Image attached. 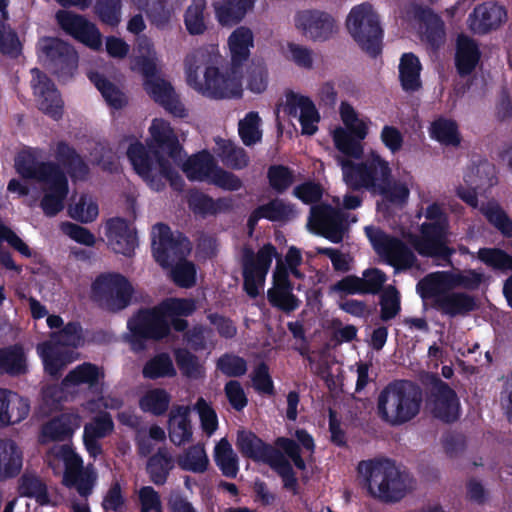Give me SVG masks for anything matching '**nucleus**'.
<instances>
[{
	"instance_id": "nucleus-49",
	"label": "nucleus",
	"mask_w": 512,
	"mask_h": 512,
	"mask_svg": "<svg viewBox=\"0 0 512 512\" xmlns=\"http://www.w3.org/2000/svg\"><path fill=\"white\" fill-rule=\"evenodd\" d=\"M446 271L430 273L416 284V291L423 300L433 299V302L442 296L443 286H447Z\"/></svg>"
},
{
	"instance_id": "nucleus-63",
	"label": "nucleus",
	"mask_w": 512,
	"mask_h": 512,
	"mask_svg": "<svg viewBox=\"0 0 512 512\" xmlns=\"http://www.w3.org/2000/svg\"><path fill=\"white\" fill-rule=\"evenodd\" d=\"M380 318L387 322L394 319L401 311L400 295L395 287L385 290L380 297Z\"/></svg>"
},
{
	"instance_id": "nucleus-55",
	"label": "nucleus",
	"mask_w": 512,
	"mask_h": 512,
	"mask_svg": "<svg viewBox=\"0 0 512 512\" xmlns=\"http://www.w3.org/2000/svg\"><path fill=\"white\" fill-rule=\"evenodd\" d=\"M258 211L262 213L264 219L271 222H285L292 219L295 214L294 206L279 198L259 205Z\"/></svg>"
},
{
	"instance_id": "nucleus-58",
	"label": "nucleus",
	"mask_w": 512,
	"mask_h": 512,
	"mask_svg": "<svg viewBox=\"0 0 512 512\" xmlns=\"http://www.w3.org/2000/svg\"><path fill=\"white\" fill-rule=\"evenodd\" d=\"M293 288H270L267 291V299L272 307L285 313L295 311L300 306V300L293 294Z\"/></svg>"
},
{
	"instance_id": "nucleus-23",
	"label": "nucleus",
	"mask_w": 512,
	"mask_h": 512,
	"mask_svg": "<svg viewBox=\"0 0 512 512\" xmlns=\"http://www.w3.org/2000/svg\"><path fill=\"white\" fill-rule=\"evenodd\" d=\"M300 110L299 122L302 128V134L314 135L317 130V123L320 121V115L313 101L307 97L289 92L286 95V104L284 112L292 117H296Z\"/></svg>"
},
{
	"instance_id": "nucleus-61",
	"label": "nucleus",
	"mask_w": 512,
	"mask_h": 512,
	"mask_svg": "<svg viewBox=\"0 0 512 512\" xmlns=\"http://www.w3.org/2000/svg\"><path fill=\"white\" fill-rule=\"evenodd\" d=\"M59 456L63 460L65 470L63 481L74 482L76 476L83 473V460L69 445H63L59 450Z\"/></svg>"
},
{
	"instance_id": "nucleus-7",
	"label": "nucleus",
	"mask_w": 512,
	"mask_h": 512,
	"mask_svg": "<svg viewBox=\"0 0 512 512\" xmlns=\"http://www.w3.org/2000/svg\"><path fill=\"white\" fill-rule=\"evenodd\" d=\"M428 220L420 225V237L414 242L415 250L423 257L449 261L455 252L447 245L449 217L441 204L433 202L425 210Z\"/></svg>"
},
{
	"instance_id": "nucleus-21",
	"label": "nucleus",
	"mask_w": 512,
	"mask_h": 512,
	"mask_svg": "<svg viewBox=\"0 0 512 512\" xmlns=\"http://www.w3.org/2000/svg\"><path fill=\"white\" fill-rule=\"evenodd\" d=\"M44 195L40 201V207L47 217H54L65 206V200L69 193V182L62 168L51 177L42 182Z\"/></svg>"
},
{
	"instance_id": "nucleus-32",
	"label": "nucleus",
	"mask_w": 512,
	"mask_h": 512,
	"mask_svg": "<svg viewBox=\"0 0 512 512\" xmlns=\"http://www.w3.org/2000/svg\"><path fill=\"white\" fill-rule=\"evenodd\" d=\"M254 3L255 0H220L214 3L216 18L222 26H234L252 10Z\"/></svg>"
},
{
	"instance_id": "nucleus-64",
	"label": "nucleus",
	"mask_w": 512,
	"mask_h": 512,
	"mask_svg": "<svg viewBox=\"0 0 512 512\" xmlns=\"http://www.w3.org/2000/svg\"><path fill=\"white\" fill-rule=\"evenodd\" d=\"M484 215L504 237L512 238V220L498 204L488 206Z\"/></svg>"
},
{
	"instance_id": "nucleus-25",
	"label": "nucleus",
	"mask_w": 512,
	"mask_h": 512,
	"mask_svg": "<svg viewBox=\"0 0 512 512\" xmlns=\"http://www.w3.org/2000/svg\"><path fill=\"white\" fill-rule=\"evenodd\" d=\"M506 18L507 12L504 7L493 2H485L474 8L468 21L471 31L484 35L496 30Z\"/></svg>"
},
{
	"instance_id": "nucleus-59",
	"label": "nucleus",
	"mask_w": 512,
	"mask_h": 512,
	"mask_svg": "<svg viewBox=\"0 0 512 512\" xmlns=\"http://www.w3.org/2000/svg\"><path fill=\"white\" fill-rule=\"evenodd\" d=\"M122 0H96L94 10L99 20L111 27L121 21Z\"/></svg>"
},
{
	"instance_id": "nucleus-50",
	"label": "nucleus",
	"mask_w": 512,
	"mask_h": 512,
	"mask_svg": "<svg viewBox=\"0 0 512 512\" xmlns=\"http://www.w3.org/2000/svg\"><path fill=\"white\" fill-rule=\"evenodd\" d=\"M261 118L256 111L248 112L238 123V134L243 144L251 147L262 140Z\"/></svg>"
},
{
	"instance_id": "nucleus-51",
	"label": "nucleus",
	"mask_w": 512,
	"mask_h": 512,
	"mask_svg": "<svg viewBox=\"0 0 512 512\" xmlns=\"http://www.w3.org/2000/svg\"><path fill=\"white\" fill-rule=\"evenodd\" d=\"M428 16L424 19V31L422 40L433 50L439 49L445 42V27L442 19L428 10Z\"/></svg>"
},
{
	"instance_id": "nucleus-28",
	"label": "nucleus",
	"mask_w": 512,
	"mask_h": 512,
	"mask_svg": "<svg viewBox=\"0 0 512 512\" xmlns=\"http://www.w3.org/2000/svg\"><path fill=\"white\" fill-rule=\"evenodd\" d=\"M81 417L77 413L64 412L53 417L42 426V437L48 441H65L80 427Z\"/></svg>"
},
{
	"instance_id": "nucleus-12",
	"label": "nucleus",
	"mask_w": 512,
	"mask_h": 512,
	"mask_svg": "<svg viewBox=\"0 0 512 512\" xmlns=\"http://www.w3.org/2000/svg\"><path fill=\"white\" fill-rule=\"evenodd\" d=\"M365 233L375 252L396 271L409 270L416 264L414 252L400 238L371 226L365 227Z\"/></svg>"
},
{
	"instance_id": "nucleus-27",
	"label": "nucleus",
	"mask_w": 512,
	"mask_h": 512,
	"mask_svg": "<svg viewBox=\"0 0 512 512\" xmlns=\"http://www.w3.org/2000/svg\"><path fill=\"white\" fill-rule=\"evenodd\" d=\"M481 59V51L476 41L469 36L459 35L455 49V68L460 77L471 75Z\"/></svg>"
},
{
	"instance_id": "nucleus-34",
	"label": "nucleus",
	"mask_w": 512,
	"mask_h": 512,
	"mask_svg": "<svg viewBox=\"0 0 512 512\" xmlns=\"http://www.w3.org/2000/svg\"><path fill=\"white\" fill-rule=\"evenodd\" d=\"M183 172L190 181H209L217 163L207 150H202L190 156L180 164Z\"/></svg>"
},
{
	"instance_id": "nucleus-39",
	"label": "nucleus",
	"mask_w": 512,
	"mask_h": 512,
	"mask_svg": "<svg viewBox=\"0 0 512 512\" xmlns=\"http://www.w3.org/2000/svg\"><path fill=\"white\" fill-rule=\"evenodd\" d=\"M429 135L444 146L458 147L462 140L458 123L443 116H439L430 124Z\"/></svg>"
},
{
	"instance_id": "nucleus-6",
	"label": "nucleus",
	"mask_w": 512,
	"mask_h": 512,
	"mask_svg": "<svg viewBox=\"0 0 512 512\" xmlns=\"http://www.w3.org/2000/svg\"><path fill=\"white\" fill-rule=\"evenodd\" d=\"M358 471L365 478L371 497L383 503L400 502L408 493L410 477L401 471L394 460L374 458L358 464Z\"/></svg>"
},
{
	"instance_id": "nucleus-10",
	"label": "nucleus",
	"mask_w": 512,
	"mask_h": 512,
	"mask_svg": "<svg viewBox=\"0 0 512 512\" xmlns=\"http://www.w3.org/2000/svg\"><path fill=\"white\" fill-rule=\"evenodd\" d=\"M199 66L186 58L187 83L201 95L211 99H226L241 96V83L232 73H222L215 66H207L204 71V80L198 75Z\"/></svg>"
},
{
	"instance_id": "nucleus-60",
	"label": "nucleus",
	"mask_w": 512,
	"mask_h": 512,
	"mask_svg": "<svg viewBox=\"0 0 512 512\" xmlns=\"http://www.w3.org/2000/svg\"><path fill=\"white\" fill-rule=\"evenodd\" d=\"M21 496L35 498L41 505L48 502L47 486L36 476L23 475L20 479Z\"/></svg>"
},
{
	"instance_id": "nucleus-26",
	"label": "nucleus",
	"mask_w": 512,
	"mask_h": 512,
	"mask_svg": "<svg viewBox=\"0 0 512 512\" xmlns=\"http://www.w3.org/2000/svg\"><path fill=\"white\" fill-rule=\"evenodd\" d=\"M187 204L194 215L200 216L203 219L217 216L220 213H227L233 209V199L231 197L213 199L208 194L197 189H192L188 192Z\"/></svg>"
},
{
	"instance_id": "nucleus-19",
	"label": "nucleus",
	"mask_w": 512,
	"mask_h": 512,
	"mask_svg": "<svg viewBox=\"0 0 512 512\" xmlns=\"http://www.w3.org/2000/svg\"><path fill=\"white\" fill-rule=\"evenodd\" d=\"M56 18L60 27L74 39L93 50L101 48L102 38L99 29L84 16L70 11H59Z\"/></svg>"
},
{
	"instance_id": "nucleus-9",
	"label": "nucleus",
	"mask_w": 512,
	"mask_h": 512,
	"mask_svg": "<svg viewBox=\"0 0 512 512\" xmlns=\"http://www.w3.org/2000/svg\"><path fill=\"white\" fill-rule=\"evenodd\" d=\"M133 293L134 288L124 275L103 272L91 284L90 299L98 308L117 313L130 305Z\"/></svg>"
},
{
	"instance_id": "nucleus-5",
	"label": "nucleus",
	"mask_w": 512,
	"mask_h": 512,
	"mask_svg": "<svg viewBox=\"0 0 512 512\" xmlns=\"http://www.w3.org/2000/svg\"><path fill=\"white\" fill-rule=\"evenodd\" d=\"M423 402L421 387L411 380L396 379L379 393L377 414L391 426H399L414 419Z\"/></svg>"
},
{
	"instance_id": "nucleus-48",
	"label": "nucleus",
	"mask_w": 512,
	"mask_h": 512,
	"mask_svg": "<svg viewBox=\"0 0 512 512\" xmlns=\"http://www.w3.org/2000/svg\"><path fill=\"white\" fill-rule=\"evenodd\" d=\"M205 11V0H192L185 10L184 24L190 35H202L207 30Z\"/></svg>"
},
{
	"instance_id": "nucleus-41",
	"label": "nucleus",
	"mask_w": 512,
	"mask_h": 512,
	"mask_svg": "<svg viewBox=\"0 0 512 512\" xmlns=\"http://www.w3.org/2000/svg\"><path fill=\"white\" fill-rule=\"evenodd\" d=\"M216 154L221 161L227 166L235 170H241L248 166L249 156L244 148L237 146L229 139L217 138Z\"/></svg>"
},
{
	"instance_id": "nucleus-20",
	"label": "nucleus",
	"mask_w": 512,
	"mask_h": 512,
	"mask_svg": "<svg viewBox=\"0 0 512 512\" xmlns=\"http://www.w3.org/2000/svg\"><path fill=\"white\" fill-rule=\"evenodd\" d=\"M105 235L108 246L117 254L126 257L134 255L138 246L137 231L129 222L121 217L110 218L105 224Z\"/></svg>"
},
{
	"instance_id": "nucleus-17",
	"label": "nucleus",
	"mask_w": 512,
	"mask_h": 512,
	"mask_svg": "<svg viewBox=\"0 0 512 512\" xmlns=\"http://www.w3.org/2000/svg\"><path fill=\"white\" fill-rule=\"evenodd\" d=\"M431 412L444 423H453L459 418V399L456 392L437 375L431 376Z\"/></svg>"
},
{
	"instance_id": "nucleus-11",
	"label": "nucleus",
	"mask_w": 512,
	"mask_h": 512,
	"mask_svg": "<svg viewBox=\"0 0 512 512\" xmlns=\"http://www.w3.org/2000/svg\"><path fill=\"white\" fill-rule=\"evenodd\" d=\"M273 258L281 259L276 247L267 243L257 253L249 246L242 249L241 265L243 289L251 298L259 295V284L263 283L271 267Z\"/></svg>"
},
{
	"instance_id": "nucleus-18",
	"label": "nucleus",
	"mask_w": 512,
	"mask_h": 512,
	"mask_svg": "<svg viewBox=\"0 0 512 512\" xmlns=\"http://www.w3.org/2000/svg\"><path fill=\"white\" fill-rule=\"evenodd\" d=\"M31 87L38 107L45 114L58 120L63 114V101L52 80L40 69H31Z\"/></svg>"
},
{
	"instance_id": "nucleus-62",
	"label": "nucleus",
	"mask_w": 512,
	"mask_h": 512,
	"mask_svg": "<svg viewBox=\"0 0 512 512\" xmlns=\"http://www.w3.org/2000/svg\"><path fill=\"white\" fill-rule=\"evenodd\" d=\"M174 358L181 373L188 378H197L201 371L198 357L186 348L174 350Z\"/></svg>"
},
{
	"instance_id": "nucleus-40",
	"label": "nucleus",
	"mask_w": 512,
	"mask_h": 512,
	"mask_svg": "<svg viewBox=\"0 0 512 512\" xmlns=\"http://www.w3.org/2000/svg\"><path fill=\"white\" fill-rule=\"evenodd\" d=\"M90 82L97 88L106 103L114 109H122L127 104L125 94L106 76L98 71L88 73Z\"/></svg>"
},
{
	"instance_id": "nucleus-52",
	"label": "nucleus",
	"mask_w": 512,
	"mask_h": 512,
	"mask_svg": "<svg viewBox=\"0 0 512 512\" xmlns=\"http://www.w3.org/2000/svg\"><path fill=\"white\" fill-rule=\"evenodd\" d=\"M478 259L495 271H512V255L501 248L483 247L477 252Z\"/></svg>"
},
{
	"instance_id": "nucleus-14",
	"label": "nucleus",
	"mask_w": 512,
	"mask_h": 512,
	"mask_svg": "<svg viewBox=\"0 0 512 512\" xmlns=\"http://www.w3.org/2000/svg\"><path fill=\"white\" fill-rule=\"evenodd\" d=\"M127 327L136 341H159L169 336L170 324L160 304L141 308L128 320Z\"/></svg>"
},
{
	"instance_id": "nucleus-31",
	"label": "nucleus",
	"mask_w": 512,
	"mask_h": 512,
	"mask_svg": "<svg viewBox=\"0 0 512 512\" xmlns=\"http://www.w3.org/2000/svg\"><path fill=\"white\" fill-rule=\"evenodd\" d=\"M401 88L406 93H414L422 88V64L414 53L402 54L398 66Z\"/></svg>"
},
{
	"instance_id": "nucleus-3",
	"label": "nucleus",
	"mask_w": 512,
	"mask_h": 512,
	"mask_svg": "<svg viewBox=\"0 0 512 512\" xmlns=\"http://www.w3.org/2000/svg\"><path fill=\"white\" fill-rule=\"evenodd\" d=\"M152 252L155 261L163 268H171V279L181 288L196 284V267L186 256L191 250L189 239L182 233L174 235L164 223H157L152 231Z\"/></svg>"
},
{
	"instance_id": "nucleus-4",
	"label": "nucleus",
	"mask_w": 512,
	"mask_h": 512,
	"mask_svg": "<svg viewBox=\"0 0 512 512\" xmlns=\"http://www.w3.org/2000/svg\"><path fill=\"white\" fill-rule=\"evenodd\" d=\"M55 157L52 161L39 162L32 150H23L15 158L16 172L24 179L42 183L61 169V164L72 178L86 179L89 167L74 147L65 141L57 143Z\"/></svg>"
},
{
	"instance_id": "nucleus-36",
	"label": "nucleus",
	"mask_w": 512,
	"mask_h": 512,
	"mask_svg": "<svg viewBox=\"0 0 512 512\" xmlns=\"http://www.w3.org/2000/svg\"><path fill=\"white\" fill-rule=\"evenodd\" d=\"M23 464L22 451L10 439H0V480L16 477Z\"/></svg>"
},
{
	"instance_id": "nucleus-38",
	"label": "nucleus",
	"mask_w": 512,
	"mask_h": 512,
	"mask_svg": "<svg viewBox=\"0 0 512 512\" xmlns=\"http://www.w3.org/2000/svg\"><path fill=\"white\" fill-rule=\"evenodd\" d=\"M174 468V459L167 448H158L156 453L149 457L146 471L151 482L162 486L167 482L170 472Z\"/></svg>"
},
{
	"instance_id": "nucleus-1",
	"label": "nucleus",
	"mask_w": 512,
	"mask_h": 512,
	"mask_svg": "<svg viewBox=\"0 0 512 512\" xmlns=\"http://www.w3.org/2000/svg\"><path fill=\"white\" fill-rule=\"evenodd\" d=\"M149 132L151 138L147 146L135 141L128 147L127 157L134 171L156 191L165 187L162 179L174 190L181 191L184 181L173 163L180 166L184 155L176 133L163 119H154Z\"/></svg>"
},
{
	"instance_id": "nucleus-46",
	"label": "nucleus",
	"mask_w": 512,
	"mask_h": 512,
	"mask_svg": "<svg viewBox=\"0 0 512 512\" xmlns=\"http://www.w3.org/2000/svg\"><path fill=\"white\" fill-rule=\"evenodd\" d=\"M171 395L163 388L148 390L139 400V407L143 412L154 416H163L169 409Z\"/></svg>"
},
{
	"instance_id": "nucleus-33",
	"label": "nucleus",
	"mask_w": 512,
	"mask_h": 512,
	"mask_svg": "<svg viewBox=\"0 0 512 512\" xmlns=\"http://www.w3.org/2000/svg\"><path fill=\"white\" fill-rule=\"evenodd\" d=\"M37 351L43 361L45 372L58 379L63 368L69 363V353L62 346L50 341L38 345Z\"/></svg>"
},
{
	"instance_id": "nucleus-29",
	"label": "nucleus",
	"mask_w": 512,
	"mask_h": 512,
	"mask_svg": "<svg viewBox=\"0 0 512 512\" xmlns=\"http://www.w3.org/2000/svg\"><path fill=\"white\" fill-rule=\"evenodd\" d=\"M169 439L175 446L184 445L192 440V425L189 406L178 405L169 413Z\"/></svg>"
},
{
	"instance_id": "nucleus-2",
	"label": "nucleus",
	"mask_w": 512,
	"mask_h": 512,
	"mask_svg": "<svg viewBox=\"0 0 512 512\" xmlns=\"http://www.w3.org/2000/svg\"><path fill=\"white\" fill-rule=\"evenodd\" d=\"M338 163L342 169L343 180L350 189H365L394 205L407 202L409 189L405 184L393 180L389 162L378 152L371 151L365 160L358 163L345 158H338Z\"/></svg>"
},
{
	"instance_id": "nucleus-37",
	"label": "nucleus",
	"mask_w": 512,
	"mask_h": 512,
	"mask_svg": "<svg viewBox=\"0 0 512 512\" xmlns=\"http://www.w3.org/2000/svg\"><path fill=\"white\" fill-rule=\"evenodd\" d=\"M233 68L241 67L249 58L250 48L253 47V33L244 26L236 28L228 39Z\"/></svg>"
},
{
	"instance_id": "nucleus-54",
	"label": "nucleus",
	"mask_w": 512,
	"mask_h": 512,
	"mask_svg": "<svg viewBox=\"0 0 512 512\" xmlns=\"http://www.w3.org/2000/svg\"><path fill=\"white\" fill-rule=\"evenodd\" d=\"M447 287L477 290L484 281V274L474 269L464 271H446Z\"/></svg>"
},
{
	"instance_id": "nucleus-24",
	"label": "nucleus",
	"mask_w": 512,
	"mask_h": 512,
	"mask_svg": "<svg viewBox=\"0 0 512 512\" xmlns=\"http://www.w3.org/2000/svg\"><path fill=\"white\" fill-rule=\"evenodd\" d=\"M237 447L244 457L255 462H263L269 466L283 454L279 449L264 442L251 431L238 432Z\"/></svg>"
},
{
	"instance_id": "nucleus-42",
	"label": "nucleus",
	"mask_w": 512,
	"mask_h": 512,
	"mask_svg": "<svg viewBox=\"0 0 512 512\" xmlns=\"http://www.w3.org/2000/svg\"><path fill=\"white\" fill-rule=\"evenodd\" d=\"M214 461L222 474L234 479L239 472V459L226 438H222L214 448Z\"/></svg>"
},
{
	"instance_id": "nucleus-15",
	"label": "nucleus",
	"mask_w": 512,
	"mask_h": 512,
	"mask_svg": "<svg viewBox=\"0 0 512 512\" xmlns=\"http://www.w3.org/2000/svg\"><path fill=\"white\" fill-rule=\"evenodd\" d=\"M346 220L347 215L344 212L330 204L322 203L311 207L308 225L318 235L332 243L338 244L343 241L346 231Z\"/></svg>"
},
{
	"instance_id": "nucleus-43",
	"label": "nucleus",
	"mask_w": 512,
	"mask_h": 512,
	"mask_svg": "<svg viewBox=\"0 0 512 512\" xmlns=\"http://www.w3.org/2000/svg\"><path fill=\"white\" fill-rule=\"evenodd\" d=\"M104 378L103 371L95 364L84 362L68 372L63 379L65 386L88 385L93 388Z\"/></svg>"
},
{
	"instance_id": "nucleus-44",
	"label": "nucleus",
	"mask_w": 512,
	"mask_h": 512,
	"mask_svg": "<svg viewBox=\"0 0 512 512\" xmlns=\"http://www.w3.org/2000/svg\"><path fill=\"white\" fill-rule=\"evenodd\" d=\"M178 466L193 473H204L209 466V459L203 444L197 443L187 448L177 458Z\"/></svg>"
},
{
	"instance_id": "nucleus-22",
	"label": "nucleus",
	"mask_w": 512,
	"mask_h": 512,
	"mask_svg": "<svg viewBox=\"0 0 512 512\" xmlns=\"http://www.w3.org/2000/svg\"><path fill=\"white\" fill-rule=\"evenodd\" d=\"M143 86L149 96L171 115L180 119L188 116L187 109L170 82L158 77L144 81Z\"/></svg>"
},
{
	"instance_id": "nucleus-45",
	"label": "nucleus",
	"mask_w": 512,
	"mask_h": 512,
	"mask_svg": "<svg viewBox=\"0 0 512 512\" xmlns=\"http://www.w3.org/2000/svg\"><path fill=\"white\" fill-rule=\"evenodd\" d=\"M177 371L170 355L166 352L156 354L143 366L142 375L145 379L156 380L159 378L175 377Z\"/></svg>"
},
{
	"instance_id": "nucleus-47",
	"label": "nucleus",
	"mask_w": 512,
	"mask_h": 512,
	"mask_svg": "<svg viewBox=\"0 0 512 512\" xmlns=\"http://www.w3.org/2000/svg\"><path fill=\"white\" fill-rule=\"evenodd\" d=\"M351 130L337 128L333 133V141L336 149L347 157L360 159L363 155L361 141Z\"/></svg>"
},
{
	"instance_id": "nucleus-35",
	"label": "nucleus",
	"mask_w": 512,
	"mask_h": 512,
	"mask_svg": "<svg viewBox=\"0 0 512 512\" xmlns=\"http://www.w3.org/2000/svg\"><path fill=\"white\" fill-rule=\"evenodd\" d=\"M28 371L27 357L24 347L19 344H11L0 347V374L18 377Z\"/></svg>"
},
{
	"instance_id": "nucleus-30",
	"label": "nucleus",
	"mask_w": 512,
	"mask_h": 512,
	"mask_svg": "<svg viewBox=\"0 0 512 512\" xmlns=\"http://www.w3.org/2000/svg\"><path fill=\"white\" fill-rule=\"evenodd\" d=\"M433 307L444 315H467L477 308L475 298L464 292H445L436 299Z\"/></svg>"
},
{
	"instance_id": "nucleus-8",
	"label": "nucleus",
	"mask_w": 512,
	"mask_h": 512,
	"mask_svg": "<svg viewBox=\"0 0 512 512\" xmlns=\"http://www.w3.org/2000/svg\"><path fill=\"white\" fill-rule=\"evenodd\" d=\"M346 27L353 40L369 57L375 59L382 54L383 29L371 4L354 6L347 16Z\"/></svg>"
},
{
	"instance_id": "nucleus-13",
	"label": "nucleus",
	"mask_w": 512,
	"mask_h": 512,
	"mask_svg": "<svg viewBox=\"0 0 512 512\" xmlns=\"http://www.w3.org/2000/svg\"><path fill=\"white\" fill-rule=\"evenodd\" d=\"M44 64L59 79L71 78L78 67V54L73 46L59 38L45 37L39 42Z\"/></svg>"
},
{
	"instance_id": "nucleus-56",
	"label": "nucleus",
	"mask_w": 512,
	"mask_h": 512,
	"mask_svg": "<svg viewBox=\"0 0 512 512\" xmlns=\"http://www.w3.org/2000/svg\"><path fill=\"white\" fill-rule=\"evenodd\" d=\"M146 6V14L152 25L158 29L169 26L173 14L169 0H148Z\"/></svg>"
},
{
	"instance_id": "nucleus-57",
	"label": "nucleus",
	"mask_w": 512,
	"mask_h": 512,
	"mask_svg": "<svg viewBox=\"0 0 512 512\" xmlns=\"http://www.w3.org/2000/svg\"><path fill=\"white\" fill-rule=\"evenodd\" d=\"M216 369L229 378H237L246 374L247 361L234 353L226 352L216 360Z\"/></svg>"
},
{
	"instance_id": "nucleus-16",
	"label": "nucleus",
	"mask_w": 512,
	"mask_h": 512,
	"mask_svg": "<svg viewBox=\"0 0 512 512\" xmlns=\"http://www.w3.org/2000/svg\"><path fill=\"white\" fill-rule=\"evenodd\" d=\"M295 25L305 37L315 42L328 41L338 31L334 17L317 9L298 12L295 16Z\"/></svg>"
},
{
	"instance_id": "nucleus-53",
	"label": "nucleus",
	"mask_w": 512,
	"mask_h": 512,
	"mask_svg": "<svg viewBox=\"0 0 512 512\" xmlns=\"http://www.w3.org/2000/svg\"><path fill=\"white\" fill-rule=\"evenodd\" d=\"M269 186L277 194L285 193L295 182L294 171L283 164H274L267 170Z\"/></svg>"
}]
</instances>
